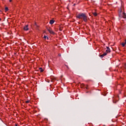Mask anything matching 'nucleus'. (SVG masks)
Wrapping results in <instances>:
<instances>
[{"mask_svg":"<svg viewBox=\"0 0 126 126\" xmlns=\"http://www.w3.org/2000/svg\"><path fill=\"white\" fill-rule=\"evenodd\" d=\"M2 72H4V70H1Z\"/></svg>","mask_w":126,"mask_h":126,"instance_id":"21","label":"nucleus"},{"mask_svg":"<svg viewBox=\"0 0 126 126\" xmlns=\"http://www.w3.org/2000/svg\"><path fill=\"white\" fill-rule=\"evenodd\" d=\"M54 23H55V21L53 20H51L49 22L50 24H54Z\"/></svg>","mask_w":126,"mask_h":126,"instance_id":"9","label":"nucleus"},{"mask_svg":"<svg viewBox=\"0 0 126 126\" xmlns=\"http://www.w3.org/2000/svg\"><path fill=\"white\" fill-rule=\"evenodd\" d=\"M59 30H60V31H63V27H60L59 28Z\"/></svg>","mask_w":126,"mask_h":126,"instance_id":"15","label":"nucleus"},{"mask_svg":"<svg viewBox=\"0 0 126 126\" xmlns=\"http://www.w3.org/2000/svg\"><path fill=\"white\" fill-rule=\"evenodd\" d=\"M47 40H49V37H46Z\"/></svg>","mask_w":126,"mask_h":126,"instance_id":"20","label":"nucleus"},{"mask_svg":"<svg viewBox=\"0 0 126 126\" xmlns=\"http://www.w3.org/2000/svg\"><path fill=\"white\" fill-rule=\"evenodd\" d=\"M93 15H94V16H97V13L96 12H94L93 13Z\"/></svg>","mask_w":126,"mask_h":126,"instance_id":"13","label":"nucleus"},{"mask_svg":"<svg viewBox=\"0 0 126 126\" xmlns=\"http://www.w3.org/2000/svg\"><path fill=\"white\" fill-rule=\"evenodd\" d=\"M76 18L78 19H83L84 22H87L88 21V17L86 15V14L83 13H80L76 15Z\"/></svg>","mask_w":126,"mask_h":126,"instance_id":"1","label":"nucleus"},{"mask_svg":"<svg viewBox=\"0 0 126 126\" xmlns=\"http://www.w3.org/2000/svg\"><path fill=\"white\" fill-rule=\"evenodd\" d=\"M123 18H126V13H123Z\"/></svg>","mask_w":126,"mask_h":126,"instance_id":"11","label":"nucleus"},{"mask_svg":"<svg viewBox=\"0 0 126 126\" xmlns=\"http://www.w3.org/2000/svg\"><path fill=\"white\" fill-rule=\"evenodd\" d=\"M50 79L51 80L52 82H54V81H56V78L54 76H50Z\"/></svg>","mask_w":126,"mask_h":126,"instance_id":"6","label":"nucleus"},{"mask_svg":"<svg viewBox=\"0 0 126 126\" xmlns=\"http://www.w3.org/2000/svg\"><path fill=\"white\" fill-rule=\"evenodd\" d=\"M24 30L25 31H28V30H29V28H28V25H26V26L24 27Z\"/></svg>","mask_w":126,"mask_h":126,"instance_id":"7","label":"nucleus"},{"mask_svg":"<svg viewBox=\"0 0 126 126\" xmlns=\"http://www.w3.org/2000/svg\"><path fill=\"white\" fill-rule=\"evenodd\" d=\"M29 102H30L29 100H27V101H26V103L27 104H28V103H29Z\"/></svg>","mask_w":126,"mask_h":126,"instance_id":"17","label":"nucleus"},{"mask_svg":"<svg viewBox=\"0 0 126 126\" xmlns=\"http://www.w3.org/2000/svg\"><path fill=\"white\" fill-rule=\"evenodd\" d=\"M121 45L122 46V47H126V39H125L124 40V42H122L121 43Z\"/></svg>","mask_w":126,"mask_h":126,"instance_id":"8","label":"nucleus"},{"mask_svg":"<svg viewBox=\"0 0 126 126\" xmlns=\"http://www.w3.org/2000/svg\"><path fill=\"white\" fill-rule=\"evenodd\" d=\"M47 36L46 35H44L43 37L44 39H47Z\"/></svg>","mask_w":126,"mask_h":126,"instance_id":"16","label":"nucleus"},{"mask_svg":"<svg viewBox=\"0 0 126 126\" xmlns=\"http://www.w3.org/2000/svg\"><path fill=\"white\" fill-rule=\"evenodd\" d=\"M59 56L61 57V55H59Z\"/></svg>","mask_w":126,"mask_h":126,"instance_id":"23","label":"nucleus"},{"mask_svg":"<svg viewBox=\"0 0 126 126\" xmlns=\"http://www.w3.org/2000/svg\"><path fill=\"white\" fill-rule=\"evenodd\" d=\"M39 69L40 72H43L44 71V69H43V68H42V67H39Z\"/></svg>","mask_w":126,"mask_h":126,"instance_id":"10","label":"nucleus"},{"mask_svg":"<svg viewBox=\"0 0 126 126\" xmlns=\"http://www.w3.org/2000/svg\"><path fill=\"white\" fill-rule=\"evenodd\" d=\"M106 50L105 51V53H107V54H109L111 53V49H110V48L109 47H106Z\"/></svg>","mask_w":126,"mask_h":126,"instance_id":"4","label":"nucleus"},{"mask_svg":"<svg viewBox=\"0 0 126 126\" xmlns=\"http://www.w3.org/2000/svg\"><path fill=\"white\" fill-rule=\"evenodd\" d=\"M107 54L108 53L107 52H104L102 55H99V57L102 59V58H104V57L107 56Z\"/></svg>","mask_w":126,"mask_h":126,"instance_id":"5","label":"nucleus"},{"mask_svg":"<svg viewBox=\"0 0 126 126\" xmlns=\"http://www.w3.org/2000/svg\"><path fill=\"white\" fill-rule=\"evenodd\" d=\"M81 88H84V89H87L88 90L89 89V87H88V85H85L84 84H81Z\"/></svg>","mask_w":126,"mask_h":126,"instance_id":"2","label":"nucleus"},{"mask_svg":"<svg viewBox=\"0 0 126 126\" xmlns=\"http://www.w3.org/2000/svg\"><path fill=\"white\" fill-rule=\"evenodd\" d=\"M10 2H11L12 1V0H9Z\"/></svg>","mask_w":126,"mask_h":126,"instance_id":"22","label":"nucleus"},{"mask_svg":"<svg viewBox=\"0 0 126 126\" xmlns=\"http://www.w3.org/2000/svg\"><path fill=\"white\" fill-rule=\"evenodd\" d=\"M125 67L126 68V63L125 64Z\"/></svg>","mask_w":126,"mask_h":126,"instance_id":"19","label":"nucleus"},{"mask_svg":"<svg viewBox=\"0 0 126 126\" xmlns=\"http://www.w3.org/2000/svg\"><path fill=\"white\" fill-rule=\"evenodd\" d=\"M5 11H8V8L7 7H6L5 8Z\"/></svg>","mask_w":126,"mask_h":126,"instance_id":"14","label":"nucleus"},{"mask_svg":"<svg viewBox=\"0 0 126 126\" xmlns=\"http://www.w3.org/2000/svg\"><path fill=\"white\" fill-rule=\"evenodd\" d=\"M113 103H116L117 102H118V100L115 98H113Z\"/></svg>","mask_w":126,"mask_h":126,"instance_id":"12","label":"nucleus"},{"mask_svg":"<svg viewBox=\"0 0 126 126\" xmlns=\"http://www.w3.org/2000/svg\"><path fill=\"white\" fill-rule=\"evenodd\" d=\"M2 68H3V67H2V66H1L0 69H2Z\"/></svg>","mask_w":126,"mask_h":126,"instance_id":"18","label":"nucleus"},{"mask_svg":"<svg viewBox=\"0 0 126 126\" xmlns=\"http://www.w3.org/2000/svg\"><path fill=\"white\" fill-rule=\"evenodd\" d=\"M47 31H48V32H49V33H50V34H54V31H53V30H52V28H51V27H48L47 28Z\"/></svg>","mask_w":126,"mask_h":126,"instance_id":"3","label":"nucleus"}]
</instances>
